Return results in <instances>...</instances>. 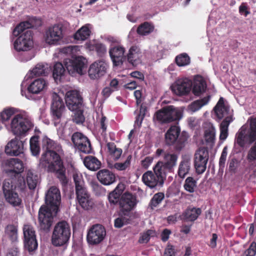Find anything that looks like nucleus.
<instances>
[{
  "mask_svg": "<svg viewBox=\"0 0 256 256\" xmlns=\"http://www.w3.org/2000/svg\"><path fill=\"white\" fill-rule=\"evenodd\" d=\"M164 164L169 170H171L176 165L178 155L174 153H166L164 156Z\"/></svg>",
  "mask_w": 256,
  "mask_h": 256,
  "instance_id": "obj_36",
  "label": "nucleus"
},
{
  "mask_svg": "<svg viewBox=\"0 0 256 256\" xmlns=\"http://www.w3.org/2000/svg\"><path fill=\"white\" fill-rule=\"evenodd\" d=\"M73 178L75 183L76 189L84 186L82 176L80 173L75 172L73 174Z\"/></svg>",
  "mask_w": 256,
  "mask_h": 256,
  "instance_id": "obj_55",
  "label": "nucleus"
},
{
  "mask_svg": "<svg viewBox=\"0 0 256 256\" xmlns=\"http://www.w3.org/2000/svg\"><path fill=\"white\" fill-rule=\"evenodd\" d=\"M84 166L90 170H96L100 166V162L95 157L87 156L84 160Z\"/></svg>",
  "mask_w": 256,
  "mask_h": 256,
  "instance_id": "obj_37",
  "label": "nucleus"
},
{
  "mask_svg": "<svg viewBox=\"0 0 256 256\" xmlns=\"http://www.w3.org/2000/svg\"><path fill=\"white\" fill-rule=\"evenodd\" d=\"M78 200L80 206L84 210H89L94 205V202L90 195L84 198L81 196Z\"/></svg>",
  "mask_w": 256,
  "mask_h": 256,
  "instance_id": "obj_48",
  "label": "nucleus"
},
{
  "mask_svg": "<svg viewBox=\"0 0 256 256\" xmlns=\"http://www.w3.org/2000/svg\"><path fill=\"white\" fill-rule=\"evenodd\" d=\"M256 254V242H252L249 248L244 251L242 256H255Z\"/></svg>",
  "mask_w": 256,
  "mask_h": 256,
  "instance_id": "obj_57",
  "label": "nucleus"
},
{
  "mask_svg": "<svg viewBox=\"0 0 256 256\" xmlns=\"http://www.w3.org/2000/svg\"><path fill=\"white\" fill-rule=\"evenodd\" d=\"M64 72V66L60 62H56L54 66L53 70V76L55 80H60Z\"/></svg>",
  "mask_w": 256,
  "mask_h": 256,
  "instance_id": "obj_45",
  "label": "nucleus"
},
{
  "mask_svg": "<svg viewBox=\"0 0 256 256\" xmlns=\"http://www.w3.org/2000/svg\"><path fill=\"white\" fill-rule=\"evenodd\" d=\"M143 182L151 188L162 186L164 182L152 171H148L142 176Z\"/></svg>",
  "mask_w": 256,
  "mask_h": 256,
  "instance_id": "obj_25",
  "label": "nucleus"
},
{
  "mask_svg": "<svg viewBox=\"0 0 256 256\" xmlns=\"http://www.w3.org/2000/svg\"><path fill=\"white\" fill-rule=\"evenodd\" d=\"M30 144L32 154L34 156H38L40 152L38 137L37 136L32 137L30 139Z\"/></svg>",
  "mask_w": 256,
  "mask_h": 256,
  "instance_id": "obj_44",
  "label": "nucleus"
},
{
  "mask_svg": "<svg viewBox=\"0 0 256 256\" xmlns=\"http://www.w3.org/2000/svg\"><path fill=\"white\" fill-rule=\"evenodd\" d=\"M14 48L17 52H26L33 47V40L31 30L26 31L15 40Z\"/></svg>",
  "mask_w": 256,
  "mask_h": 256,
  "instance_id": "obj_11",
  "label": "nucleus"
},
{
  "mask_svg": "<svg viewBox=\"0 0 256 256\" xmlns=\"http://www.w3.org/2000/svg\"><path fill=\"white\" fill-rule=\"evenodd\" d=\"M230 122L222 121L220 125V140H224L228 136V127Z\"/></svg>",
  "mask_w": 256,
  "mask_h": 256,
  "instance_id": "obj_50",
  "label": "nucleus"
},
{
  "mask_svg": "<svg viewBox=\"0 0 256 256\" xmlns=\"http://www.w3.org/2000/svg\"><path fill=\"white\" fill-rule=\"evenodd\" d=\"M4 196L6 201L14 206H18L21 204L22 200L15 190L4 195Z\"/></svg>",
  "mask_w": 256,
  "mask_h": 256,
  "instance_id": "obj_42",
  "label": "nucleus"
},
{
  "mask_svg": "<svg viewBox=\"0 0 256 256\" xmlns=\"http://www.w3.org/2000/svg\"><path fill=\"white\" fill-rule=\"evenodd\" d=\"M206 84L204 78L200 76H196L194 80L193 93L196 96H199L206 90Z\"/></svg>",
  "mask_w": 256,
  "mask_h": 256,
  "instance_id": "obj_31",
  "label": "nucleus"
},
{
  "mask_svg": "<svg viewBox=\"0 0 256 256\" xmlns=\"http://www.w3.org/2000/svg\"><path fill=\"white\" fill-rule=\"evenodd\" d=\"M106 234L104 228L102 226L96 224L91 228L88 233V242L92 244H99L104 240Z\"/></svg>",
  "mask_w": 256,
  "mask_h": 256,
  "instance_id": "obj_18",
  "label": "nucleus"
},
{
  "mask_svg": "<svg viewBox=\"0 0 256 256\" xmlns=\"http://www.w3.org/2000/svg\"><path fill=\"white\" fill-rule=\"evenodd\" d=\"M184 188L186 191L194 192L196 187V182L192 177H188L185 180Z\"/></svg>",
  "mask_w": 256,
  "mask_h": 256,
  "instance_id": "obj_49",
  "label": "nucleus"
},
{
  "mask_svg": "<svg viewBox=\"0 0 256 256\" xmlns=\"http://www.w3.org/2000/svg\"><path fill=\"white\" fill-rule=\"evenodd\" d=\"M154 174L164 182L168 172L170 170L167 168L162 162H158L153 168Z\"/></svg>",
  "mask_w": 256,
  "mask_h": 256,
  "instance_id": "obj_34",
  "label": "nucleus"
},
{
  "mask_svg": "<svg viewBox=\"0 0 256 256\" xmlns=\"http://www.w3.org/2000/svg\"><path fill=\"white\" fill-rule=\"evenodd\" d=\"M154 231L149 230L141 234L138 242L140 244L147 243L149 241L150 238L151 236H154Z\"/></svg>",
  "mask_w": 256,
  "mask_h": 256,
  "instance_id": "obj_54",
  "label": "nucleus"
},
{
  "mask_svg": "<svg viewBox=\"0 0 256 256\" xmlns=\"http://www.w3.org/2000/svg\"><path fill=\"white\" fill-rule=\"evenodd\" d=\"M52 104L51 106V110L54 122V124L59 122H56L60 120L64 110V106L62 102V100L56 92H52Z\"/></svg>",
  "mask_w": 256,
  "mask_h": 256,
  "instance_id": "obj_20",
  "label": "nucleus"
},
{
  "mask_svg": "<svg viewBox=\"0 0 256 256\" xmlns=\"http://www.w3.org/2000/svg\"><path fill=\"white\" fill-rule=\"evenodd\" d=\"M42 25V21L40 19L32 18L29 21L22 22L16 26L13 31V34L15 36H19L31 28H36Z\"/></svg>",
  "mask_w": 256,
  "mask_h": 256,
  "instance_id": "obj_22",
  "label": "nucleus"
},
{
  "mask_svg": "<svg viewBox=\"0 0 256 256\" xmlns=\"http://www.w3.org/2000/svg\"><path fill=\"white\" fill-rule=\"evenodd\" d=\"M152 160V158L147 156L144 160H142L141 164L144 168H148L151 164Z\"/></svg>",
  "mask_w": 256,
  "mask_h": 256,
  "instance_id": "obj_64",
  "label": "nucleus"
},
{
  "mask_svg": "<svg viewBox=\"0 0 256 256\" xmlns=\"http://www.w3.org/2000/svg\"><path fill=\"white\" fill-rule=\"evenodd\" d=\"M176 62L178 66H185L190 63V58L187 54H182L176 57Z\"/></svg>",
  "mask_w": 256,
  "mask_h": 256,
  "instance_id": "obj_51",
  "label": "nucleus"
},
{
  "mask_svg": "<svg viewBox=\"0 0 256 256\" xmlns=\"http://www.w3.org/2000/svg\"><path fill=\"white\" fill-rule=\"evenodd\" d=\"M66 102L68 109L72 112V120L76 124H82L84 118L82 114V98L78 91L72 90L66 92Z\"/></svg>",
  "mask_w": 256,
  "mask_h": 256,
  "instance_id": "obj_5",
  "label": "nucleus"
},
{
  "mask_svg": "<svg viewBox=\"0 0 256 256\" xmlns=\"http://www.w3.org/2000/svg\"><path fill=\"white\" fill-rule=\"evenodd\" d=\"M127 221V219L125 218L120 217L116 218L114 220V226L118 228L122 227Z\"/></svg>",
  "mask_w": 256,
  "mask_h": 256,
  "instance_id": "obj_62",
  "label": "nucleus"
},
{
  "mask_svg": "<svg viewBox=\"0 0 256 256\" xmlns=\"http://www.w3.org/2000/svg\"><path fill=\"white\" fill-rule=\"evenodd\" d=\"M191 160L190 155H182L178 170V175L180 178H184L189 173L191 168Z\"/></svg>",
  "mask_w": 256,
  "mask_h": 256,
  "instance_id": "obj_24",
  "label": "nucleus"
},
{
  "mask_svg": "<svg viewBox=\"0 0 256 256\" xmlns=\"http://www.w3.org/2000/svg\"><path fill=\"white\" fill-rule=\"evenodd\" d=\"M16 112V109L12 108L5 109L0 113V120L2 122H5L8 120Z\"/></svg>",
  "mask_w": 256,
  "mask_h": 256,
  "instance_id": "obj_47",
  "label": "nucleus"
},
{
  "mask_svg": "<svg viewBox=\"0 0 256 256\" xmlns=\"http://www.w3.org/2000/svg\"><path fill=\"white\" fill-rule=\"evenodd\" d=\"M97 178L102 184L106 186L110 185L116 180L114 174L106 169L98 171L97 173Z\"/></svg>",
  "mask_w": 256,
  "mask_h": 256,
  "instance_id": "obj_28",
  "label": "nucleus"
},
{
  "mask_svg": "<svg viewBox=\"0 0 256 256\" xmlns=\"http://www.w3.org/2000/svg\"><path fill=\"white\" fill-rule=\"evenodd\" d=\"M214 110V113L220 120L224 118L223 121L230 122L232 120V110H230L226 102H225L223 98L219 99Z\"/></svg>",
  "mask_w": 256,
  "mask_h": 256,
  "instance_id": "obj_13",
  "label": "nucleus"
},
{
  "mask_svg": "<svg viewBox=\"0 0 256 256\" xmlns=\"http://www.w3.org/2000/svg\"><path fill=\"white\" fill-rule=\"evenodd\" d=\"M77 200L80 198V197H86L90 195L85 186L76 189Z\"/></svg>",
  "mask_w": 256,
  "mask_h": 256,
  "instance_id": "obj_58",
  "label": "nucleus"
},
{
  "mask_svg": "<svg viewBox=\"0 0 256 256\" xmlns=\"http://www.w3.org/2000/svg\"><path fill=\"white\" fill-rule=\"evenodd\" d=\"M208 158V152L206 148H200L196 150L194 154V165L198 174H202L206 170Z\"/></svg>",
  "mask_w": 256,
  "mask_h": 256,
  "instance_id": "obj_12",
  "label": "nucleus"
},
{
  "mask_svg": "<svg viewBox=\"0 0 256 256\" xmlns=\"http://www.w3.org/2000/svg\"><path fill=\"white\" fill-rule=\"evenodd\" d=\"M108 67V64L104 60H97L90 66L88 76L92 80L100 78L106 74Z\"/></svg>",
  "mask_w": 256,
  "mask_h": 256,
  "instance_id": "obj_15",
  "label": "nucleus"
},
{
  "mask_svg": "<svg viewBox=\"0 0 256 256\" xmlns=\"http://www.w3.org/2000/svg\"><path fill=\"white\" fill-rule=\"evenodd\" d=\"M5 170L6 172H14L18 174L23 171L24 166L22 162L18 158H12L5 162Z\"/></svg>",
  "mask_w": 256,
  "mask_h": 256,
  "instance_id": "obj_26",
  "label": "nucleus"
},
{
  "mask_svg": "<svg viewBox=\"0 0 256 256\" xmlns=\"http://www.w3.org/2000/svg\"><path fill=\"white\" fill-rule=\"evenodd\" d=\"M146 106L144 105H141L140 110V113L138 116H136V122H140V124H141L142 120L146 112Z\"/></svg>",
  "mask_w": 256,
  "mask_h": 256,
  "instance_id": "obj_59",
  "label": "nucleus"
},
{
  "mask_svg": "<svg viewBox=\"0 0 256 256\" xmlns=\"http://www.w3.org/2000/svg\"><path fill=\"white\" fill-rule=\"evenodd\" d=\"M164 198V194L162 192H158L155 194L152 198L150 206L152 209L156 207Z\"/></svg>",
  "mask_w": 256,
  "mask_h": 256,
  "instance_id": "obj_52",
  "label": "nucleus"
},
{
  "mask_svg": "<svg viewBox=\"0 0 256 256\" xmlns=\"http://www.w3.org/2000/svg\"><path fill=\"white\" fill-rule=\"evenodd\" d=\"M96 50L98 55L102 56L106 52V46L101 43H98L95 45Z\"/></svg>",
  "mask_w": 256,
  "mask_h": 256,
  "instance_id": "obj_60",
  "label": "nucleus"
},
{
  "mask_svg": "<svg viewBox=\"0 0 256 256\" xmlns=\"http://www.w3.org/2000/svg\"><path fill=\"white\" fill-rule=\"evenodd\" d=\"M228 154V148L224 146L222 150L221 156L219 160V171L221 172H223L224 168L225 167V164L226 160Z\"/></svg>",
  "mask_w": 256,
  "mask_h": 256,
  "instance_id": "obj_53",
  "label": "nucleus"
},
{
  "mask_svg": "<svg viewBox=\"0 0 256 256\" xmlns=\"http://www.w3.org/2000/svg\"><path fill=\"white\" fill-rule=\"evenodd\" d=\"M136 203V198L134 195L130 192L124 193L119 201L120 215L128 216Z\"/></svg>",
  "mask_w": 256,
  "mask_h": 256,
  "instance_id": "obj_14",
  "label": "nucleus"
},
{
  "mask_svg": "<svg viewBox=\"0 0 256 256\" xmlns=\"http://www.w3.org/2000/svg\"><path fill=\"white\" fill-rule=\"evenodd\" d=\"M210 100V96L204 97L200 100H195L188 106V110L192 112H195L207 104Z\"/></svg>",
  "mask_w": 256,
  "mask_h": 256,
  "instance_id": "obj_41",
  "label": "nucleus"
},
{
  "mask_svg": "<svg viewBox=\"0 0 256 256\" xmlns=\"http://www.w3.org/2000/svg\"><path fill=\"white\" fill-rule=\"evenodd\" d=\"M200 208L188 207L183 213L184 218L188 221H194L201 214Z\"/></svg>",
  "mask_w": 256,
  "mask_h": 256,
  "instance_id": "obj_33",
  "label": "nucleus"
},
{
  "mask_svg": "<svg viewBox=\"0 0 256 256\" xmlns=\"http://www.w3.org/2000/svg\"><path fill=\"white\" fill-rule=\"evenodd\" d=\"M80 47L78 46H70L62 48L61 52L63 54L70 55L72 59H66L64 64L70 74H82L83 70L85 68L86 60L82 56H76L80 51Z\"/></svg>",
  "mask_w": 256,
  "mask_h": 256,
  "instance_id": "obj_3",
  "label": "nucleus"
},
{
  "mask_svg": "<svg viewBox=\"0 0 256 256\" xmlns=\"http://www.w3.org/2000/svg\"><path fill=\"white\" fill-rule=\"evenodd\" d=\"M206 125L207 128L205 130L204 138L208 144L212 146L216 140V130L212 124L208 123Z\"/></svg>",
  "mask_w": 256,
  "mask_h": 256,
  "instance_id": "obj_32",
  "label": "nucleus"
},
{
  "mask_svg": "<svg viewBox=\"0 0 256 256\" xmlns=\"http://www.w3.org/2000/svg\"><path fill=\"white\" fill-rule=\"evenodd\" d=\"M180 129L176 126H171L165 134L166 142L168 145H174L177 150H182L187 142L188 135L186 132H182L180 135Z\"/></svg>",
  "mask_w": 256,
  "mask_h": 256,
  "instance_id": "obj_8",
  "label": "nucleus"
},
{
  "mask_svg": "<svg viewBox=\"0 0 256 256\" xmlns=\"http://www.w3.org/2000/svg\"><path fill=\"white\" fill-rule=\"evenodd\" d=\"M154 30V26L148 22L140 24L137 29V32L140 35L145 36L152 32Z\"/></svg>",
  "mask_w": 256,
  "mask_h": 256,
  "instance_id": "obj_46",
  "label": "nucleus"
},
{
  "mask_svg": "<svg viewBox=\"0 0 256 256\" xmlns=\"http://www.w3.org/2000/svg\"><path fill=\"white\" fill-rule=\"evenodd\" d=\"M124 189L122 184H119L116 188L108 195V200L111 204H115L120 201V198Z\"/></svg>",
  "mask_w": 256,
  "mask_h": 256,
  "instance_id": "obj_40",
  "label": "nucleus"
},
{
  "mask_svg": "<svg viewBox=\"0 0 256 256\" xmlns=\"http://www.w3.org/2000/svg\"><path fill=\"white\" fill-rule=\"evenodd\" d=\"M142 55V52L139 46H132L130 48L126 58L130 63L134 65L140 62Z\"/></svg>",
  "mask_w": 256,
  "mask_h": 256,
  "instance_id": "obj_27",
  "label": "nucleus"
},
{
  "mask_svg": "<svg viewBox=\"0 0 256 256\" xmlns=\"http://www.w3.org/2000/svg\"><path fill=\"white\" fill-rule=\"evenodd\" d=\"M254 142L248 155V159L251 161L256 160V118L252 116L248 118L247 124L241 126V147Z\"/></svg>",
  "mask_w": 256,
  "mask_h": 256,
  "instance_id": "obj_4",
  "label": "nucleus"
},
{
  "mask_svg": "<svg viewBox=\"0 0 256 256\" xmlns=\"http://www.w3.org/2000/svg\"><path fill=\"white\" fill-rule=\"evenodd\" d=\"M25 172V180L29 188L34 189L38 182V174L35 170L31 169L26 170Z\"/></svg>",
  "mask_w": 256,
  "mask_h": 256,
  "instance_id": "obj_29",
  "label": "nucleus"
},
{
  "mask_svg": "<svg viewBox=\"0 0 256 256\" xmlns=\"http://www.w3.org/2000/svg\"><path fill=\"white\" fill-rule=\"evenodd\" d=\"M132 156H128L124 162H115L109 164V167L112 169H115L117 170H124L128 168L130 164Z\"/></svg>",
  "mask_w": 256,
  "mask_h": 256,
  "instance_id": "obj_43",
  "label": "nucleus"
},
{
  "mask_svg": "<svg viewBox=\"0 0 256 256\" xmlns=\"http://www.w3.org/2000/svg\"><path fill=\"white\" fill-rule=\"evenodd\" d=\"M64 32L62 24H54L48 27L44 34L46 43L50 46H58L64 41Z\"/></svg>",
  "mask_w": 256,
  "mask_h": 256,
  "instance_id": "obj_9",
  "label": "nucleus"
},
{
  "mask_svg": "<svg viewBox=\"0 0 256 256\" xmlns=\"http://www.w3.org/2000/svg\"><path fill=\"white\" fill-rule=\"evenodd\" d=\"M104 40L110 44L111 46H113L112 44H116V45L119 44L120 41L117 38L112 36H106L104 37Z\"/></svg>",
  "mask_w": 256,
  "mask_h": 256,
  "instance_id": "obj_63",
  "label": "nucleus"
},
{
  "mask_svg": "<svg viewBox=\"0 0 256 256\" xmlns=\"http://www.w3.org/2000/svg\"><path fill=\"white\" fill-rule=\"evenodd\" d=\"M16 178H8L4 180L2 184V189L4 196L16 190Z\"/></svg>",
  "mask_w": 256,
  "mask_h": 256,
  "instance_id": "obj_35",
  "label": "nucleus"
},
{
  "mask_svg": "<svg viewBox=\"0 0 256 256\" xmlns=\"http://www.w3.org/2000/svg\"><path fill=\"white\" fill-rule=\"evenodd\" d=\"M125 48L120 44L112 46L109 50V54L114 66L122 64L126 58L124 55Z\"/></svg>",
  "mask_w": 256,
  "mask_h": 256,
  "instance_id": "obj_21",
  "label": "nucleus"
},
{
  "mask_svg": "<svg viewBox=\"0 0 256 256\" xmlns=\"http://www.w3.org/2000/svg\"><path fill=\"white\" fill-rule=\"evenodd\" d=\"M42 146L46 152L40 160L41 166L48 172H55L63 184L66 183L64 170L59 155L62 151L61 146L46 136L42 139Z\"/></svg>",
  "mask_w": 256,
  "mask_h": 256,
  "instance_id": "obj_1",
  "label": "nucleus"
},
{
  "mask_svg": "<svg viewBox=\"0 0 256 256\" xmlns=\"http://www.w3.org/2000/svg\"><path fill=\"white\" fill-rule=\"evenodd\" d=\"M33 126L34 124L26 112L14 115L10 122L12 131L17 136L25 135Z\"/></svg>",
  "mask_w": 256,
  "mask_h": 256,
  "instance_id": "obj_6",
  "label": "nucleus"
},
{
  "mask_svg": "<svg viewBox=\"0 0 256 256\" xmlns=\"http://www.w3.org/2000/svg\"><path fill=\"white\" fill-rule=\"evenodd\" d=\"M70 236V228L65 221L58 222L54 226L52 236V243L56 246H65Z\"/></svg>",
  "mask_w": 256,
  "mask_h": 256,
  "instance_id": "obj_7",
  "label": "nucleus"
},
{
  "mask_svg": "<svg viewBox=\"0 0 256 256\" xmlns=\"http://www.w3.org/2000/svg\"><path fill=\"white\" fill-rule=\"evenodd\" d=\"M24 246L29 252H32L38 248L35 230L30 225H24L23 228Z\"/></svg>",
  "mask_w": 256,
  "mask_h": 256,
  "instance_id": "obj_16",
  "label": "nucleus"
},
{
  "mask_svg": "<svg viewBox=\"0 0 256 256\" xmlns=\"http://www.w3.org/2000/svg\"><path fill=\"white\" fill-rule=\"evenodd\" d=\"M49 72L48 64H38L30 72L29 77H33L34 76H40L47 74Z\"/></svg>",
  "mask_w": 256,
  "mask_h": 256,
  "instance_id": "obj_39",
  "label": "nucleus"
},
{
  "mask_svg": "<svg viewBox=\"0 0 256 256\" xmlns=\"http://www.w3.org/2000/svg\"><path fill=\"white\" fill-rule=\"evenodd\" d=\"M6 232L12 240H15L16 238L17 228L14 226H8L6 229Z\"/></svg>",
  "mask_w": 256,
  "mask_h": 256,
  "instance_id": "obj_56",
  "label": "nucleus"
},
{
  "mask_svg": "<svg viewBox=\"0 0 256 256\" xmlns=\"http://www.w3.org/2000/svg\"><path fill=\"white\" fill-rule=\"evenodd\" d=\"M192 81L187 78L177 80L170 86L176 94L182 96L188 94L192 90Z\"/></svg>",
  "mask_w": 256,
  "mask_h": 256,
  "instance_id": "obj_17",
  "label": "nucleus"
},
{
  "mask_svg": "<svg viewBox=\"0 0 256 256\" xmlns=\"http://www.w3.org/2000/svg\"><path fill=\"white\" fill-rule=\"evenodd\" d=\"M154 118L161 122H170L180 120L182 118V112L178 108L169 106L158 111Z\"/></svg>",
  "mask_w": 256,
  "mask_h": 256,
  "instance_id": "obj_10",
  "label": "nucleus"
},
{
  "mask_svg": "<svg viewBox=\"0 0 256 256\" xmlns=\"http://www.w3.org/2000/svg\"><path fill=\"white\" fill-rule=\"evenodd\" d=\"M47 86L46 82L42 78L34 80L28 87V91L34 94H38L44 90Z\"/></svg>",
  "mask_w": 256,
  "mask_h": 256,
  "instance_id": "obj_30",
  "label": "nucleus"
},
{
  "mask_svg": "<svg viewBox=\"0 0 256 256\" xmlns=\"http://www.w3.org/2000/svg\"><path fill=\"white\" fill-rule=\"evenodd\" d=\"M61 196L59 190L54 186L50 187L46 194V206H42L39 210L38 220L41 229L48 230L51 226L53 217L58 210Z\"/></svg>",
  "mask_w": 256,
  "mask_h": 256,
  "instance_id": "obj_2",
  "label": "nucleus"
},
{
  "mask_svg": "<svg viewBox=\"0 0 256 256\" xmlns=\"http://www.w3.org/2000/svg\"><path fill=\"white\" fill-rule=\"evenodd\" d=\"M72 140L80 152L85 154L90 152L92 148L90 142L82 134L78 132L74 133L72 136Z\"/></svg>",
  "mask_w": 256,
  "mask_h": 256,
  "instance_id": "obj_19",
  "label": "nucleus"
},
{
  "mask_svg": "<svg viewBox=\"0 0 256 256\" xmlns=\"http://www.w3.org/2000/svg\"><path fill=\"white\" fill-rule=\"evenodd\" d=\"M238 166V160L235 158H232L229 163V170L232 172L235 173Z\"/></svg>",
  "mask_w": 256,
  "mask_h": 256,
  "instance_id": "obj_61",
  "label": "nucleus"
},
{
  "mask_svg": "<svg viewBox=\"0 0 256 256\" xmlns=\"http://www.w3.org/2000/svg\"><path fill=\"white\" fill-rule=\"evenodd\" d=\"M89 26L90 24H86L80 28L74 34V40L84 41L87 39L90 34Z\"/></svg>",
  "mask_w": 256,
  "mask_h": 256,
  "instance_id": "obj_38",
  "label": "nucleus"
},
{
  "mask_svg": "<svg viewBox=\"0 0 256 256\" xmlns=\"http://www.w3.org/2000/svg\"><path fill=\"white\" fill-rule=\"evenodd\" d=\"M23 142L16 138L11 140L5 147L6 153L10 156H18L23 153Z\"/></svg>",
  "mask_w": 256,
  "mask_h": 256,
  "instance_id": "obj_23",
  "label": "nucleus"
}]
</instances>
